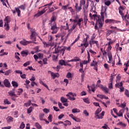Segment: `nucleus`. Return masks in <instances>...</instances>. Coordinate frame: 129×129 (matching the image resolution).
Here are the masks:
<instances>
[{
  "instance_id": "obj_1",
  "label": "nucleus",
  "mask_w": 129,
  "mask_h": 129,
  "mask_svg": "<svg viewBox=\"0 0 129 129\" xmlns=\"http://www.w3.org/2000/svg\"><path fill=\"white\" fill-rule=\"evenodd\" d=\"M106 7L102 6V10L101 12V16H97V12L95 10L92 9L90 11L91 13L89 14V17L91 20H96V25L98 26L99 28H102V24L104 22V18H107L106 14Z\"/></svg>"
},
{
  "instance_id": "obj_2",
  "label": "nucleus",
  "mask_w": 129,
  "mask_h": 129,
  "mask_svg": "<svg viewBox=\"0 0 129 129\" xmlns=\"http://www.w3.org/2000/svg\"><path fill=\"white\" fill-rule=\"evenodd\" d=\"M85 0H81L80 1V5L78 3H76L75 9L77 13H79L82 10V6H83V12L84 15H86L88 13V6H89V2H87L86 4Z\"/></svg>"
},
{
  "instance_id": "obj_3",
  "label": "nucleus",
  "mask_w": 129,
  "mask_h": 129,
  "mask_svg": "<svg viewBox=\"0 0 129 129\" xmlns=\"http://www.w3.org/2000/svg\"><path fill=\"white\" fill-rule=\"evenodd\" d=\"M73 22H74V23L72 25V27L69 30L70 32H73V30H75V28L77 27V25L79 26L80 29H81V25L82 24H83V19L80 18L78 20L74 19L73 20Z\"/></svg>"
},
{
  "instance_id": "obj_4",
  "label": "nucleus",
  "mask_w": 129,
  "mask_h": 129,
  "mask_svg": "<svg viewBox=\"0 0 129 129\" xmlns=\"http://www.w3.org/2000/svg\"><path fill=\"white\" fill-rule=\"evenodd\" d=\"M85 36H86V37H85L82 41V44H81V45L80 46H79V47H83L81 48V50H83L84 51L85 50V49H86V48H87V47H88V46H89V43L87 41L88 40V38H89V35L87 34H85ZM83 46H84V47H83Z\"/></svg>"
},
{
  "instance_id": "obj_5",
  "label": "nucleus",
  "mask_w": 129,
  "mask_h": 129,
  "mask_svg": "<svg viewBox=\"0 0 129 129\" xmlns=\"http://www.w3.org/2000/svg\"><path fill=\"white\" fill-rule=\"evenodd\" d=\"M55 51L54 53H60L63 56L65 53V51H66V47L64 46H58L57 48H55Z\"/></svg>"
},
{
  "instance_id": "obj_6",
  "label": "nucleus",
  "mask_w": 129,
  "mask_h": 129,
  "mask_svg": "<svg viewBox=\"0 0 129 129\" xmlns=\"http://www.w3.org/2000/svg\"><path fill=\"white\" fill-rule=\"evenodd\" d=\"M30 32L31 33V35L30 36L31 40H36V37L38 36V34H37V32H36L35 29L31 28Z\"/></svg>"
},
{
  "instance_id": "obj_7",
  "label": "nucleus",
  "mask_w": 129,
  "mask_h": 129,
  "mask_svg": "<svg viewBox=\"0 0 129 129\" xmlns=\"http://www.w3.org/2000/svg\"><path fill=\"white\" fill-rule=\"evenodd\" d=\"M20 9H21L22 11H25V10H26V5H22L19 6V8H15L16 13H17L18 17H20V15H21V10H20Z\"/></svg>"
},
{
  "instance_id": "obj_8",
  "label": "nucleus",
  "mask_w": 129,
  "mask_h": 129,
  "mask_svg": "<svg viewBox=\"0 0 129 129\" xmlns=\"http://www.w3.org/2000/svg\"><path fill=\"white\" fill-rule=\"evenodd\" d=\"M44 47L45 48H49L50 47V49L51 48H55V43L54 42H43Z\"/></svg>"
},
{
  "instance_id": "obj_9",
  "label": "nucleus",
  "mask_w": 129,
  "mask_h": 129,
  "mask_svg": "<svg viewBox=\"0 0 129 129\" xmlns=\"http://www.w3.org/2000/svg\"><path fill=\"white\" fill-rule=\"evenodd\" d=\"M47 8H44L41 11L38 12L35 15L34 17L35 18H39V17H41L42 15L45 14L46 13V11H47Z\"/></svg>"
},
{
  "instance_id": "obj_10",
  "label": "nucleus",
  "mask_w": 129,
  "mask_h": 129,
  "mask_svg": "<svg viewBox=\"0 0 129 129\" xmlns=\"http://www.w3.org/2000/svg\"><path fill=\"white\" fill-rule=\"evenodd\" d=\"M5 23L4 27L5 28V30H6V31H9V30H10V26L9 25V23L11 22V20H10L9 19H8V17H6L5 19Z\"/></svg>"
},
{
  "instance_id": "obj_11",
  "label": "nucleus",
  "mask_w": 129,
  "mask_h": 129,
  "mask_svg": "<svg viewBox=\"0 0 129 129\" xmlns=\"http://www.w3.org/2000/svg\"><path fill=\"white\" fill-rule=\"evenodd\" d=\"M51 30H52V34H56L57 32H58V30H59V28L57 27V25L56 24H54L51 27Z\"/></svg>"
},
{
  "instance_id": "obj_12",
  "label": "nucleus",
  "mask_w": 129,
  "mask_h": 129,
  "mask_svg": "<svg viewBox=\"0 0 129 129\" xmlns=\"http://www.w3.org/2000/svg\"><path fill=\"white\" fill-rule=\"evenodd\" d=\"M66 35V34L65 33H62V34H58L56 35L55 37H56V38H57L56 40H58V38H60V37H61L60 43H62V42H63L64 41V37H65Z\"/></svg>"
},
{
  "instance_id": "obj_13",
  "label": "nucleus",
  "mask_w": 129,
  "mask_h": 129,
  "mask_svg": "<svg viewBox=\"0 0 129 129\" xmlns=\"http://www.w3.org/2000/svg\"><path fill=\"white\" fill-rule=\"evenodd\" d=\"M3 83L6 87H8V88L11 87V83H10V81H9V80L5 79L3 81Z\"/></svg>"
},
{
  "instance_id": "obj_14",
  "label": "nucleus",
  "mask_w": 129,
  "mask_h": 129,
  "mask_svg": "<svg viewBox=\"0 0 129 129\" xmlns=\"http://www.w3.org/2000/svg\"><path fill=\"white\" fill-rule=\"evenodd\" d=\"M122 20L126 21V26H128L129 25V15H126L122 17Z\"/></svg>"
},
{
  "instance_id": "obj_15",
  "label": "nucleus",
  "mask_w": 129,
  "mask_h": 129,
  "mask_svg": "<svg viewBox=\"0 0 129 129\" xmlns=\"http://www.w3.org/2000/svg\"><path fill=\"white\" fill-rule=\"evenodd\" d=\"M49 72H50V75L53 79H55L56 78H58L59 76V74L58 73H54L51 71H49Z\"/></svg>"
},
{
  "instance_id": "obj_16",
  "label": "nucleus",
  "mask_w": 129,
  "mask_h": 129,
  "mask_svg": "<svg viewBox=\"0 0 129 129\" xmlns=\"http://www.w3.org/2000/svg\"><path fill=\"white\" fill-rule=\"evenodd\" d=\"M31 43L30 41H28L25 39H23L22 41H21L20 42V43L21 44V45H23V46H27L28 44H30Z\"/></svg>"
},
{
  "instance_id": "obj_17",
  "label": "nucleus",
  "mask_w": 129,
  "mask_h": 129,
  "mask_svg": "<svg viewBox=\"0 0 129 129\" xmlns=\"http://www.w3.org/2000/svg\"><path fill=\"white\" fill-rule=\"evenodd\" d=\"M108 58L109 59V61H108V63H111V61H112V54L111 52H108L107 53Z\"/></svg>"
},
{
  "instance_id": "obj_18",
  "label": "nucleus",
  "mask_w": 129,
  "mask_h": 129,
  "mask_svg": "<svg viewBox=\"0 0 129 129\" xmlns=\"http://www.w3.org/2000/svg\"><path fill=\"white\" fill-rule=\"evenodd\" d=\"M123 10H124V7L120 6V7L118 8L119 13L120 15L121 16L122 18V17H124V16H123V13H122V12H123Z\"/></svg>"
},
{
  "instance_id": "obj_19",
  "label": "nucleus",
  "mask_w": 129,
  "mask_h": 129,
  "mask_svg": "<svg viewBox=\"0 0 129 129\" xmlns=\"http://www.w3.org/2000/svg\"><path fill=\"white\" fill-rule=\"evenodd\" d=\"M100 88H101L102 90H103V91H104L105 93H108V88L103 86V85H101V87Z\"/></svg>"
},
{
  "instance_id": "obj_20",
  "label": "nucleus",
  "mask_w": 129,
  "mask_h": 129,
  "mask_svg": "<svg viewBox=\"0 0 129 129\" xmlns=\"http://www.w3.org/2000/svg\"><path fill=\"white\" fill-rule=\"evenodd\" d=\"M89 44L90 45V46H92V45L96 44V45H98V41H94V40H90L89 41Z\"/></svg>"
},
{
  "instance_id": "obj_21",
  "label": "nucleus",
  "mask_w": 129,
  "mask_h": 129,
  "mask_svg": "<svg viewBox=\"0 0 129 129\" xmlns=\"http://www.w3.org/2000/svg\"><path fill=\"white\" fill-rule=\"evenodd\" d=\"M70 29H69V33L66 36H64L63 37L64 38V42L66 43V41H67V39H68V37H69V36H70V34H71V33H72V31H69Z\"/></svg>"
},
{
  "instance_id": "obj_22",
  "label": "nucleus",
  "mask_w": 129,
  "mask_h": 129,
  "mask_svg": "<svg viewBox=\"0 0 129 129\" xmlns=\"http://www.w3.org/2000/svg\"><path fill=\"white\" fill-rule=\"evenodd\" d=\"M8 94L10 96H17V95L15 94V90H13L12 91H10L8 92Z\"/></svg>"
},
{
  "instance_id": "obj_23",
  "label": "nucleus",
  "mask_w": 129,
  "mask_h": 129,
  "mask_svg": "<svg viewBox=\"0 0 129 129\" xmlns=\"http://www.w3.org/2000/svg\"><path fill=\"white\" fill-rule=\"evenodd\" d=\"M68 8H69V4L65 6H62L61 7V10H62L63 11H65V12H67V10H68Z\"/></svg>"
},
{
  "instance_id": "obj_24",
  "label": "nucleus",
  "mask_w": 129,
  "mask_h": 129,
  "mask_svg": "<svg viewBox=\"0 0 129 129\" xmlns=\"http://www.w3.org/2000/svg\"><path fill=\"white\" fill-rule=\"evenodd\" d=\"M97 64H98L97 61H95V60H93L92 62L91 63L90 66H94V67H96V66H97Z\"/></svg>"
},
{
  "instance_id": "obj_25",
  "label": "nucleus",
  "mask_w": 129,
  "mask_h": 129,
  "mask_svg": "<svg viewBox=\"0 0 129 129\" xmlns=\"http://www.w3.org/2000/svg\"><path fill=\"white\" fill-rule=\"evenodd\" d=\"M72 112L73 113H78L79 112H80V110L79 109L77 108H74L72 110Z\"/></svg>"
},
{
  "instance_id": "obj_26",
  "label": "nucleus",
  "mask_w": 129,
  "mask_h": 129,
  "mask_svg": "<svg viewBox=\"0 0 129 129\" xmlns=\"http://www.w3.org/2000/svg\"><path fill=\"white\" fill-rule=\"evenodd\" d=\"M59 64L61 65V66H66V62L63 59L59 60Z\"/></svg>"
},
{
  "instance_id": "obj_27",
  "label": "nucleus",
  "mask_w": 129,
  "mask_h": 129,
  "mask_svg": "<svg viewBox=\"0 0 129 129\" xmlns=\"http://www.w3.org/2000/svg\"><path fill=\"white\" fill-rule=\"evenodd\" d=\"M28 51L26 50V51H23L21 52V54L22 55V56L23 57H27V56H28Z\"/></svg>"
},
{
  "instance_id": "obj_28",
  "label": "nucleus",
  "mask_w": 129,
  "mask_h": 129,
  "mask_svg": "<svg viewBox=\"0 0 129 129\" xmlns=\"http://www.w3.org/2000/svg\"><path fill=\"white\" fill-rule=\"evenodd\" d=\"M31 104H32V101L31 100H29L28 101V102L24 103V106L28 107V106H30V105H31Z\"/></svg>"
},
{
  "instance_id": "obj_29",
  "label": "nucleus",
  "mask_w": 129,
  "mask_h": 129,
  "mask_svg": "<svg viewBox=\"0 0 129 129\" xmlns=\"http://www.w3.org/2000/svg\"><path fill=\"white\" fill-rule=\"evenodd\" d=\"M123 111H124V109H121L119 111V112L118 113V114H117V115H118V116H122V114L123 113Z\"/></svg>"
},
{
  "instance_id": "obj_30",
  "label": "nucleus",
  "mask_w": 129,
  "mask_h": 129,
  "mask_svg": "<svg viewBox=\"0 0 129 129\" xmlns=\"http://www.w3.org/2000/svg\"><path fill=\"white\" fill-rule=\"evenodd\" d=\"M104 2L105 6H107V7L110 6L111 4V2H110V1L108 0H104Z\"/></svg>"
},
{
  "instance_id": "obj_31",
  "label": "nucleus",
  "mask_w": 129,
  "mask_h": 129,
  "mask_svg": "<svg viewBox=\"0 0 129 129\" xmlns=\"http://www.w3.org/2000/svg\"><path fill=\"white\" fill-rule=\"evenodd\" d=\"M8 122H12V121H14V118H13L11 116H8L7 118Z\"/></svg>"
},
{
  "instance_id": "obj_32",
  "label": "nucleus",
  "mask_w": 129,
  "mask_h": 129,
  "mask_svg": "<svg viewBox=\"0 0 129 129\" xmlns=\"http://www.w3.org/2000/svg\"><path fill=\"white\" fill-rule=\"evenodd\" d=\"M12 85L14 87H15V88H17L18 87V86H19L18 83H17V82H15V81H12Z\"/></svg>"
},
{
  "instance_id": "obj_33",
  "label": "nucleus",
  "mask_w": 129,
  "mask_h": 129,
  "mask_svg": "<svg viewBox=\"0 0 129 129\" xmlns=\"http://www.w3.org/2000/svg\"><path fill=\"white\" fill-rule=\"evenodd\" d=\"M55 10H58V7H51V8H49V13H52V12H54Z\"/></svg>"
},
{
  "instance_id": "obj_34",
  "label": "nucleus",
  "mask_w": 129,
  "mask_h": 129,
  "mask_svg": "<svg viewBox=\"0 0 129 129\" xmlns=\"http://www.w3.org/2000/svg\"><path fill=\"white\" fill-rule=\"evenodd\" d=\"M115 87H117L118 88H119L121 87H122V82H120V83H116L115 85Z\"/></svg>"
},
{
  "instance_id": "obj_35",
  "label": "nucleus",
  "mask_w": 129,
  "mask_h": 129,
  "mask_svg": "<svg viewBox=\"0 0 129 129\" xmlns=\"http://www.w3.org/2000/svg\"><path fill=\"white\" fill-rule=\"evenodd\" d=\"M12 72V70H8L6 72H4V75L6 76H8V75H10V74Z\"/></svg>"
},
{
  "instance_id": "obj_36",
  "label": "nucleus",
  "mask_w": 129,
  "mask_h": 129,
  "mask_svg": "<svg viewBox=\"0 0 129 129\" xmlns=\"http://www.w3.org/2000/svg\"><path fill=\"white\" fill-rule=\"evenodd\" d=\"M1 3H3V6H5V7H7V4H9V2H8V0H1Z\"/></svg>"
},
{
  "instance_id": "obj_37",
  "label": "nucleus",
  "mask_w": 129,
  "mask_h": 129,
  "mask_svg": "<svg viewBox=\"0 0 129 129\" xmlns=\"http://www.w3.org/2000/svg\"><path fill=\"white\" fill-rule=\"evenodd\" d=\"M79 39H80V36L79 35H78L77 38L74 40V41L71 44V45L72 46V45H74V44H75V43L76 42H78V41L79 40Z\"/></svg>"
},
{
  "instance_id": "obj_38",
  "label": "nucleus",
  "mask_w": 129,
  "mask_h": 129,
  "mask_svg": "<svg viewBox=\"0 0 129 129\" xmlns=\"http://www.w3.org/2000/svg\"><path fill=\"white\" fill-rule=\"evenodd\" d=\"M101 112V108H98L95 113V115H97L98 114H99V113H100Z\"/></svg>"
},
{
  "instance_id": "obj_39",
  "label": "nucleus",
  "mask_w": 129,
  "mask_h": 129,
  "mask_svg": "<svg viewBox=\"0 0 129 129\" xmlns=\"http://www.w3.org/2000/svg\"><path fill=\"white\" fill-rule=\"evenodd\" d=\"M44 113L39 114V119L40 120H44Z\"/></svg>"
},
{
  "instance_id": "obj_40",
  "label": "nucleus",
  "mask_w": 129,
  "mask_h": 129,
  "mask_svg": "<svg viewBox=\"0 0 129 129\" xmlns=\"http://www.w3.org/2000/svg\"><path fill=\"white\" fill-rule=\"evenodd\" d=\"M23 89H19L18 91H17V95H21L22 93H23Z\"/></svg>"
},
{
  "instance_id": "obj_41",
  "label": "nucleus",
  "mask_w": 129,
  "mask_h": 129,
  "mask_svg": "<svg viewBox=\"0 0 129 129\" xmlns=\"http://www.w3.org/2000/svg\"><path fill=\"white\" fill-rule=\"evenodd\" d=\"M83 101L86 103H88V104H89L90 103V101H89V99L88 98H84Z\"/></svg>"
},
{
  "instance_id": "obj_42",
  "label": "nucleus",
  "mask_w": 129,
  "mask_h": 129,
  "mask_svg": "<svg viewBox=\"0 0 129 129\" xmlns=\"http://www.w3.org/2000/svg\"><path fill=\"white\" fill-rule=\"evenodd\" d=\"M67 100H68L67 99H66V98L63 97H61V98H60V101H61V102H62L63 103L64 102H67Z\"/></svg>"
},
{
  "instance_id": "obj_43",
  "label": "nucleus",
  "mask_w": 129,
  "mask_h": 129,
  "mask_svg": "<svg viewBox=\"0 0 129 129\" xmlns=\"http://www.w3.org/2000/svg\"><path fill=\"white\" fill-rule=\"evenodd\" d=\"M4 102L5 104H11V102H10L8 99H4Z\"/></svg>"
},
{
  "instance_id": "obj_44",
  "label": "nucleus",
  "mask_w": 129,
  "mask_h": 129,
  "mask_svg": "<svg viewBox=\"0 0 129 129\" xmlns=\"http://www.w3.org/2000/svg\"><path fill=\"white\" fill-rule=\"evenodd\" d=\"M35 126L36 127H37L38 129H41L42 128V126H41V125H40V124H39V123L36 122L35 123Z\"/></svg>"
},
{
  "instance_id": "obj_45",
  "label": "nucleus",
  "mask_w": 129,
  "mask_h": 129,
  "mask_svg": "<svg viewBox=\"0 0 129 129\" xmlns=\"http://www.w3.org/2000/svg\"><path fill=\"white\" fill-rule=\"evenodd\" d=\"M33 110V107H30L27 110V113L30 114Z\"/></svg>"
},
{
  "instance_id": "obj_46",
  "label": "nucleus",
  "mask_w": 129,
  "mask_h": 129,
  "mask_svg": "<svg viewBox=\"0 0 129 129\" xmlns=\"http://www.w3.org/2000/svg\"><path fill=\"white\" fill-rule=\"evenodd\" d=\"M53 39V37L51 35H49L48 36L49 42V43H53V41H52Z\"/></svg>"
},
{
  "instance_id": "obj_47",
  "label": "nucleus",
  "mask_w": 129,
  "mask_h": 129,
  "mask_svg": "<svg viewBox=\"0 0 129 129\" xmlns=\"http://www.w3.org/2000/svg\"><path fill=\"white\" fill-rule=\"evenodd\" d=\"M55 21H56V17H55V16H52V17L51 18V20H50L51 23L53 22H55Z\"/></svg>"
},
{
  "instance_id": "obj_48",
  "label": "nucleus",
  "mask_w": 129,
  "mask_h": 129,
  "mask_svg": "<svg viewBox=\"0 0 129 129\" xmlns=\"http://www.w3.org/2000/svg\"><path fill=\"white\" fill-rule=\"evenodd\" d=\"M73 120H75V121H76L77 122H80V121H81V120L80 118H76V117L73 118Z\"/></svg>"
},
{
  "instance_id": "obj_49",
  "label": "nucleus",
  "mask_w": 129,
  "mask_h": 129,
  "mask_svg": "<svg viewBox=\"0 0 129 129\" xmlns=\"http://www.w3.org/2000/svg\"><path fill=\"white\" fill-rule=\"evenodd\" d=\"M25 125H25V123H24V122H22L21 123V124H20V128H21V129H24V128H25Z\"/></svg>"
},
{
  "instance_id": "obj_50",
  "label": "nucleus",
  "mask_w": 129,
  "mask_h": 129,
  "mask_svg": "<svg viewBox=\"0 0 129 129\" xmlns=\"http://www.w3.org/2000/svg\"><path fill=\"white\" fill-rule=\"evenodd\" d=\"M125 106H126V103H125V102H124L119 105V107H121L122 108H124Z\"/></svg>"
},
{
  "instance_id": "obj_51",
  "label": "nucleus",
  "mask_w": 129,
  "mask_h": 129,
  "mask_svg": "<svg viewBox=\"0 0 129 129\" xmlns=\"http://www.w3.org/2000/svg\"><path fill=\"white\" fill-rule=\"evenodd\" d=\"M101 83V81H100V80H99L98 81H97V86H98V87H101L102 85H100V83Z\"/></svg>"
},
{
  "instance_id": "obj_52",
  "label": "nucleus",
  "mask_w": 129,
  "mask_h": 129,
  "mask_svg": "<svg viewBox=\"0 0 129 129\" xmlns=\"http://www.w3.org/2000/svg\"><path fill=\"white\" fill-rule=\"evenodd\" d=\"M97 97H99V98H101V99H103L104 98V96L103 95L98 94L97 95Z\"/></svg>"
},
{
  "instance_id": "obj_53",
  "label": "nucleus",
  "mask_w": 129,
  "mask_h": 129,
  "mask_svg": "<svg viewBox=\"0 0 129 129\" xmlns=\"http://www.w3.org/2000/svg\"><path fill=\"white\" fill-rule=\"evenodd\" d=\"M112 33H113V31H112V30H108L107 31V36H109V35H111V34H112Z\"/></svg>"
},
{
  "instance_id": "obj_54",
  "label": "nucleus",
  "mask_w": 129,
  "mask_h": 129,
  "mask_svg": "<svg viewBox=\"0 0 129 129\" xmlns=\"http://www.w3.org/2000/svg\"><path fill=\"white\" fill-rule=\"evenodd\" d=\"M124 110H126V115H127V117H128L129 116L128 108L126 107L124 109Z\"/></svg>"
},
{
  "instance_id": "obj_55",
  "label": "nucleus",
  "mask_w": 129,
  "mask_h": 129,
  "mask_svg": "<svg viewBox=\"0 0 129 129\" xmlns=\"http://www.w3.org/2000/svg\"><path fill=\"white\" fill-rule=\"evenodd\" d=\"M43 111L45 113H49L50 110H49V109L44 108L43 109Z\"/></svg>"
},
{
  "instance_id": "obj_56",
  "label": "nucleus",
  "mask_w": 129,
  "mask_h": 129,
  "mask_svg": "<svg viewBox=\"0 0 129 129\" xmlns=\"http://www.w3.org/2000/svg\"><path fill=\"white\" fill-rule=\"evenodd\" d=\"M67 78H72V74H71V73H68L67 74Z\"/></svg>"
},
{
  "instance_id": "obj_57",
  "label": "nucleus",
  "mask_w": 129,
  "mask_h": 129,
  "mask_svg": "<svg viewBox=\"0 0 129 129\" xmlns=\"http://www.w3.org/2000/svg\"><path fill=\"white\" fill-rule=\"evenodd\" d=\"M90 61H91V59H88V60H84L83 63L85 65L86 64H87V63H89V62H90Z\"/></svg>"
},
{
  "instance_id": "obj_58",
  "label": "nucleus",
  "mask_w": 129,
  "mask_h": 129,
  "mask_svg": "<svg viewBox=\"0 0 129 129\" xmlns=\"http://www.w3.org/2000/svg\"><path fill=\"white\" fill-rule=\"evenodd\" d=\"M57 58H58V56L57 55H52V60L53 61H56Z\"/></svg>"
},
{
  "instance_id": "obj_59",
  "label": "nucleus",
  "mask_w": 129,
  "mask_h": 129,
  "mask_svg": "<svg viewBox=\"0 0 129 129\" xmlns=\"http://www.w3.org/2000/svg\"><path fill=\"white\" fill-rule=\"evenodd\" d=\"M112 22H113V20H112V19H107L105 21V22L106 24H107V23H112Z\"/></svg>"
},
{
  "instance_id": "obj_60",
  "label": "nucleus",
  "mask_w": 129,
  "mask_h": 129,
  "mask_svg": "<svg viewBox=\"0 0 129 129\" xmlns=\"http://www.w3.org/2000/svg\"><path fill=\"white\" fill-rule=\"evenodd\" d=\"M15 117H18L19 116V112L18 111H15L14 112Z\"/></svg>"
},
{
  "instance_id": "obj_61",
  "label": "nucleus",
  "mask_w": 129,
  "mask_h": 129,
  "mask_svg": "<svg viewBox=\"0 0 129 129\" xmlns=\"http://www.w3.org/2000/svg\"><path fill=\"white\" fill-rule=\"evenodd\" d=\"M43 57H44V55L42 53L38 54V58L39 59H43Z\"/></svg>"
},
{
  "instance_id": "obj_62",
  "label": "nucleus",
  "mask_w": 129,
  "mask_h": 129,
  "mask_svg": "<svg viewBox=\"0 0 129 129\" xmlns=\"http://www.w3.org/2000/svg\"><path fill=\"white\" fill-rule=\"evenodd\" d=\"M28 65H30V61H27L26 62L24 63L23 64V66L24 67H27V66H28Z\"/></svg>"
},
{
  "instance_id": "obj_63",
  "label": "nucleus",
  "mask_w": 129,
  "mask_h": 129,
  "mask_svg": "<svg viewBox=\"0 0 129 129\" xmlns=\"http://www.w3.org/2000/svg\"><path fill=\"white\" fill-rule=\"evenodd\" d=\"M125 95H126V96H127V97H129V92L127 90H126L125 91Z\"/></svg>"
},
{
  "instance_id": "obj_64",
  "label": "nucleus",
  "mask_w": 129,
  "mask_h": 129,
  "mask_svg": "<svg viewBox=\"0 0 129 129\" xmlns=\"http://www.w3.org/2000/svg\"><path fill=\"white\" fill-rule=\"evenodd\" d=\"M48 119L50 121V122H51L52 121V115L50 114L49 116L48 117Z\"/></svg>"
}]
</instances>
